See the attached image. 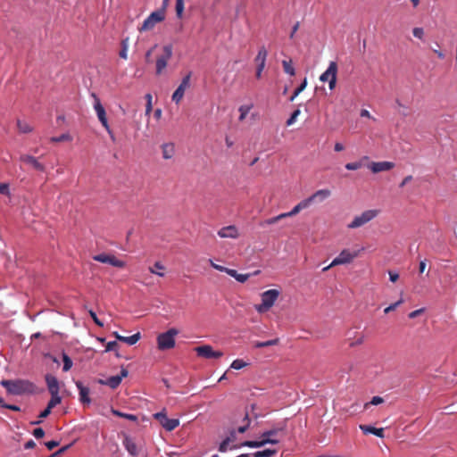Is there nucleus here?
Here are the masks:
<instances>
[{
    "label": "nucleus",
    "mask_w": 457,
    "mask_h": 457,
    "mask_svg": "<svg viewBox=\"0 0 457 457\" xmlns=\"http://www.w3.org/2000/svg\"><path fill=\"white\" fill-rule=\"evenodd\" d=\"M313 200H314V195H312L308 198H306V199L301 201L299 204H297L290 212H284L278 216L264 220L260 222V226L261 227L270 226V225L278 222L279 220H281L285 218L295 216L297 213H299L300 212H302L303 210H305L308 207H310L312 205Z\"/></svg>",
    "instance_id": "1"
},
{
    "label": "nucleus",
    "mask_w": 457,
    "mask_h": 457,
    "mask_svg": "<svg viewBox=\"0 0 457 457\" xmlns=\"http://www.w3.org/2000/svg\"><path fill=\"white\" fill-rule=\"evenodd\" d=\"M0 384L7 390L9 394L19 395L32 387V384L26 380H6L3 379Z\"/></svg>",
    "instance_id": "2"
},
{
    "label": "nucleus",
    "mask_w": 457,
    "mask_h": 457,
    "mask_svg": "<svg viewBox=\"0 0 457 457\" xmlns=\"http://www.w3.org/2000/svg\"><path fill=\"white\" fill-rule=\"evenodd\" d=\"M279 295V291L277 289H269L263 292L261 295L262 303L255 305V310L259 313L268 312L275 303Z\"/></svg>",
    "instance_id": "3"
},
{
    "label": "nucleus",
    "mask_w": 457,
    "mask_h": 457,
    "mask_svg": "<svg viewBox=\"0 0 457 457\" xmlns=\"http://www.w3.org/2000/svg\"><path fill=\"white\" fill-rule=\"evenodd\" d=\"M179 334V330L172 328L168 331L160 334L157 337V346L161 351L171 349L175 346V337Z\"/></svg>",
    "instance_id": "4"
},
{
    "label": "nucleus",
    "mask_w": 457,
    "mask_h": 457,
    "mask_svg": "<svg viewBox=\"0 0 457 457\" xmlns=\"http://www.w3.org/2000/svg\"><path fill=\"white\" fill-rule=\"evenodd\" d=\"M378 210H366L360 215H356L347 225V228L351 229L361 228L375 219L378 215Z\"/></svg>",
    "instance_id": "5"
},
{
    "label": "nucleus",
    "mask_w": 457,
    "mask_h": 457,
    "mask_svg": "<svg viewBox=\"0 0 457 457\" xmlns=\"http://www.w3.org/2000/svg\"><path fill=\"white\" fill-rule=\"evenodd\" d=\"M165 18L164 10H157L153 12L143 22L139 28L140 31H148L154 29V27L162 21Z\"/></svg>",
    "instance_id": "6"
},
{
    "label": "nucleus",
    "mask_w": 457,
    "mask_h": 457,
    "mask_svg": "<svg viewBox=\"0 0 457 457\" xmlns=\"http://www.w3.org/2000/svg\"><path fill=\"white\" fill-rule=\"evenodd\" d=\"M358 251L351 252L348 249H345L332 261V262L328 267L323 268V270L325 271L330 267L336 265L350 263L358 256Z\"/></svg>",
    "instance_id": "7"
},
{
    "label": "nucleus",
    "mask_w": 457,
    "mask_h": 457,
    "mask_svg": "<svg viewBox=\"0 0 457 457\" xmlns=\"http://www.w3.org/2000/svg\"><path fill=\"white\" fill-rule=\"evenodd\" d=\"M337 73V64L336 62H331L327 71L320 76V80L321 82H328L329 89L332 90L336 87Z\"/></svg>",
    "instance_id": "8"
},
{
    "label": "nucleus",
    "mask_w": 457,
    "mask_h": 457,
    "mask_svg": "<svg viewBox=\"0 0 457 457\" xmlns=\"http://www.w3.org/2000/svg\"><path fill=\"white\" fill-rule=\"evenodd\" d=\"M172 56V46L170 45L162 47V54L156 59V74L161 75L167 67L168 62Z\"/></svg>",
    "instance_id": "9"
},
{
    "label": "nucleus",
    "mask_w": 457,
    "mask_h": 457,
    "mask_svg": "<svg viewBox=\"0 0 457 457\" xmlns=\"http://www.w3.org/2000/svg\"><path fill=\"white\" fill-rule=\"evenodd\" d=\"M192 72L189 71L183 79L178 88L174 91L171 99L177 104L181 102L184 97L185 91L190 87V79Z\"/></svg>",
    "instance_id": "10"
},
{
    "label": "nucleus",
    "mask_w": 457,
    "mask_h": 457,
    "mask_svg": "<svg viewBox=\"0 0 457 457\" xmlns=\"http://www.w3.org/2000/svg\"><path fill=\"white\" fill-rule=\"evenodd\" d=\"M196 354L205 359H218L223 355L220 351H214L209 345H204L195 348Z\"/></svg>",
    "instance_id": "11"
},
{
    "label": "nucleus",
    "mask_w": 457,
    "mask_h": 457,
    "mask_svg": "<svg viewBox=\"0 0 457 457\" xmlns=\"http://www.w3.org/2000/svg\"><path fill=\"white\" fill-rule=\"evenodd\" d=\"M20 162L25 165H28L31 169L44 172L46 170V166L38 161L37 158L29 155V154H21L19 158Z\"/></svg>",
    "instance_id": "12"
},
{
    "label": "nucleus",
    "mask_w": 457,
    "mask_h": 457,
    "mask_svg": "<svg viewBox=\"0 0 457 457\" xmlns=\"http://www.w3.org/2000/svg\"><path fill=\"white\" fill-rule=\"evenodd\" d=\"M93 259L102 263H108L113 267L123 268L126 263L123 261L117 259L114 255L100 253L93 256Z\"/></svg>",
    "instance_id": "13"
},
{
    "label": "nucleus",
    "mask_w": 457,
    "mask_h": 457,
    "mask_svg": "<svg viewBox=\"0 0 457 457\" xmlns=\"http://www.w3.org/2000/svg\"><path fill=\"white\" fill-rule=\"evenodd\" d=\"M92 96L95 98L94 108L96 112L97 118L100 120V122L102 123L103 127L104 129H108V120L106 118L105 110H104V106L102 105L99 98L95 94H93Z\"/></svg>",
    "instance_id": "14"
},
{
    "label": "nucleus",
    "mask_w": 457,
    "mask_h": 457,
    "mask_svg": "<svg viewBox=\"0 0 457 457\" xmlns=\"http://www.w3.org/2000/svg\"><path fill=\"white\" fill-rule=\"evenodd\" d=\"M218 236L221 238H233L236 239L239 237L238 229L234 225L223 227L218 230Z\"/></svg>",
    "instance_id": "15"
},
{
    "label": "nucleus",
    "mask_w": 457,
    "mask_h": 457,
    "mask_svg": "<svg viewBox=\"0 0 457 457\" xmlns=\"http://www.w3.org/2000/svg\"><path fill=\"white\" fill-rule=\"evenodd\" d=\"M395 167V163L392 162H371L369 168L373 173H378L381 171L390 170Z\"/></svg>",
    "instance_id": "16"
},
{
    "label": "nucleus",
    "mask_w": 457,
    "mask_h": 457,
    "mask_svg": "<svg viewBox=\"0 0 457 457\" xmlns=\"http://www.w3.org/2000/svg\"><path fill=\"white\" fill-rule=\"evenodd\" d=\"M349 346L350 347H355L357 345H361L364 342V336L361 333L359 332H351L348 331L346 333Z\"/></svg>",
    "instance_id": "17"
},
{
    "label": "nucleus",
    "mask_w": 457,
    "mask_h": 457,
    "mask_svg": "<svg viewBox=\"0 0 457 457\" xmlns=\"http://www.w3.org/2000/svg\"><path fill=\"white\" fill-rule=\"evenodd\" d=\"M279 440H270V439H261L259 441H245L240 446H247L251 448L262 447L267 444L277 445Z\"/></svg>",
    "instance_id": "18"
},
{
    "label": "nucleus",
    "mask_w": 457,
    "mask_h": 457,
    "mask_svg": "<svg viewBox=\"0 0 457 457\" xmlns=\"http://www.w3.org/2000/svg\"><path fill=\"white\" fill-rule=\"evenodd\" d=\"M46 385H47V388H48V391L50 393V395H54L55 393H59V381L58 379L51 375V374H47L46 375Z\"/></svg>",
    "instance_id": "19"
},
{
    "label": "nucleus",
    "mask_w": 457,
    "mask_h": 457,
    "mask_svg": "<svg viewBox=\"0 0 457 457\" xmlns=\"http://www.w3.org/2000/svg\"><path fill=\"white\" fill-rule=\"evenodd\" d=\"M285 434V430L283 428H275L270 430L263 432L261 436L262 439H270V440H278L276 438L277 436H283Z\"/></svg>",
    "instance_id": "20"
},
{
    "label": "nucleus",
    "mask_w": 457,
    "mask_h": 457,
    "mask_svg": "<svg viewBox=\"0 0 457 457\" xmlns=\"http://www.w3.org/2000/svg\"><path fill=\"white\" fill-rule=\"evenodd\" d=\"M76 386L79 391V400L82 403L89 404L91 400L89 398V388L84 386L80 381L76 382Z\"/></svg>",
    "instance_id": "21"
},
{
    "label": "nucleus",
    "mask_w": 457,
    "mask_h": 457,
    "mask_svg": "<svg viewBox=\"0 0 457 457\" xmlns=\"http://www.w3.org/2000/svg\"><path fill=\"white\" fill-rule=\"evenodd\" d=\"M162 158L170 160L175 155V145L173 143H164L161 145Z\"/></svg>",
    "instance_id": "22"
},
{
    "label": "nucleus",
    "mask_w": 457,
    "mask_h": 457,
    "mask_svg": "<svg viewBox=\"0 0 457 457\" xmlns=\"http://www.w3.org/2000/svg\"><path fill=\"white\" fill-rule=\"evenodd\" d=\"M360 429L363 432V434H373L377 436L378 437L383 438L384 437V428H377L372 426L369 425H360Z\"/></svg>",
    "instance_id": "23"
},
{
    "label": "nucleus",
    "mask_w": 457,
    "mask_h": 457,
    "mask_svg": "<svg viewBox=\"0 0 457 457\" xmlns=\"http://www.w3.org/2000/svg\"><path fill=\"white\" fill-rule=\"evenodd\" d=\"M123 445L125 446L126 450L132 455L137 456V447L134 440L129 436H125L123 439Z\"/></svg>",
    "instance_id": "24"
},
{
    "label": "nucleus",
    "mask_w": 457,
    "mask_h": 457,
    "mask_svg": "<svg viewBox=\"0 0 457 457\" xmlns=\"http://www.w3.org/2000/svg\"><path fill=\"white\" fill-rule=\"evenodd\" d=\"M99 382L103 385L109 386L111 388L114 389L120 386L121 382V377L112 376L108 378L106 380H99Z\"/></svg>",
    "instance_id": "25"
},
{
    "label": "nucleus",
    "mask_w": 457,
    "mask_h": 457,
    "mask_svg": "<svg viewBox=\"0 0 457 457\" xmlns=\"http://www.w3.org/2000/svg\"><path fill=\"white\" fill-rule=\"evenodd\" d=\"M140 337H141L140 333L137 332L130 337H118V340L120 342L126 343L129 345H133L140 339Z\"/></svg>",
    "instance_id": "26"
},
{
    "label": "nucleus",
    "mask_w": 457,
    "mask_h": 457,
    "mask_svg": "<svg viewBox=\"0 0 457 457\" xmlns=\"http://www.w3.org/2000/svg\"><path fill=\"white\" fill-rule=\"evenodd\" d=\"M228 275L236 278L238 282L244 283L249 278L250 274H240L236 270L231 269L230 271H228Z\"/></svg>",
    "instance_id": "27"
},
{
    "label": "nucleus",
    "mask_w": 457,
    "mask_h": 457,
    "mask_svg": "<svg viewBox=\"0 0 457 457\" xmlns=\"http://www.w3.org/2000/svg\"><path fill=\"white\" fill-rule=\"evenodd\" d=\"M267 55H268V52H267L266 48L264 46H262L259 49V52L254 60L256 64L265 63Z\"/></svg>",
    "instance_id": "28"
},
{
    "label": "nucleus",
    "mask_w": 457,
    "mask_h": 457,
    "mask_svg": "<svg viewBox=\"0 0 457 457\" xmlns=\"http://www.w3.org/2000/svg\"><path fill=\"white\" fill-rule=\"evenodd\" d=\"M277 453V450L265 449L262 451H257L253 453V457H272Z\"/></svg>",
    "instance_id": "29"
},
{
    "label": "nucleus",
    "mask_w": 457,
    "mask_h": 457,
    "mask_svg": "<svg viewBox=\"0 0 457 457\" xmlns=\"http://www.w3.org/2000/svg\"><path fill=\"white\" fill-rule=\"evenodd\" d=\"M179 420L178 419H168L165 423H164V426L163 428L167 430V431H172L174 430L177 427H179Z\"/></svg>",
    "instance_id": "30"
},
{
    "label": "nucleus",
    "mask_w": 457,
    "mask_h": 457,
    "mask_svg": "<svg viewBox=\"0 0 457 457\" xmlns=\"http://www.w3.org/2000/svg\"><path fill=\"white\" fill-rule=\"evenodd\" d=\"M112 412L115 416H118V417H120V418H124V419H127V420H131V421H137V417L136 415H134V414L124 413V412H121V411H120L118 410H114V409H112Z\"/></svg>",
    "instance_id": "31"
},
{
    "label": "nucleus",
    "mask_w": 457,
    "mask_h": 457,
    "mask_svg": "<svg viewBox=\"0 0 457 457\" xmlns=\"http://www.w3.org/2000/svg\"><path fill=\"white\" fill-rule=\"evenodd\" d=\"M278 344V338H275V339H271V340H268V341H264V342L257 341L254 343V347L255 348H263V347H268V346H271V345H276Z\"/></svg>",
    "instance_id": "32"
},
{
    "label": "nucleus",
    "mask_w": 457,
    "mask_h": 457,
    "mask_svg": "<svg viewBox=\"0 0 457 457\" xmlns=\"http://www.w3.org/2000/svg\"><path fill=\"white\" fill-rule=\"evenodd\" d=\"M62 401V398L59 395V393H55L54 395H51V399L47 403V406L50 410H52L54 407H55L57 404H59Z\"/></svg>",
    "instance_id": "33"
},
{
    "label": "nucleus",
    "mask_w": 457,
    "mask_h": 457,
    "mask_svg": "<svg viewBox=\"0 0 457 457\" xmlns=\"http://www.w3.org/2000/svg\"><path fill=\"white\" fill-rule=\"evenodd\" d=\"M128 48H129V38H125L121 41V50L120 51V57L122 59L128 58Z\"/></svg>",
    "instance_id": "34"
},
{
    "label": "nucleus",
    "mask_w": 457,
    "mask_h": 457,
    "mask_svg": "<svg viewBox=\"0 0 457 457\" xmlns=\"http://www.w3.org/2000/svg\"><path fill=\"white\" fill-rule=\"evenodd\" d=\"M249 363L241 360V359H236L232 361L230 368L234 370H241L246 366H248Z\"/></svg>",
    "instance_id": "35"
},
{
    "label": "nucleus",
    "mask_w": 457,
    "mask_h": 457,
    "mask_svg": "<svg viewBox=\"0 0 457 457\" xmlns=\"http://www.w3.org/2000/svg\"><path fill=\"white\" fill-rule=\"evenodd\" d=\"M284 71L291 76L295 75V69L292 65V61L284 60L282 62Z\"/></svg>",
    "instance_id": "36"
},
{
    "label": "nucleus",
    "mask_w": 457,
    "mask_h": 457,
    "mask_svg": "<svg viewBox=\"0 0 457 457\" xmlns=\"http://www.w3.org/2000/svg\"><path fill=\"white\" fill-rule=\"evenodd\" d=\"M17 127L20 132L21 133H29L32 130V128L29 124L25 121L18 120Z\"/></svg>",
    "instance_id": "37"
},
{
    "label": "nucleus",
    "mask_w": 457,
    "mask_h": 457,
    "mask_svg": "<svg viewBox=\"0 0 457 457\" xmlns=\"http://www.w3.org/2000/svg\"><path fill=\"white\" fill-rule=\"evenodd\" d=\"M252 109V105H241L238 109L240 112L239 120H244L247 114L249 113L250 110Z\"/></svg>",
    "instance_id": "38"
},
{
    "label": "nucleus",
    "mask_w": 457,
    "mask_h": 457,
    "mask_svg": "<svg viewBox=\"0 0 457 457\" xmlns=\"http://www.w3.org/2000/svg\"><path fill=\"white\" fill-rule=\"evenodd\" d=\"M163 269H164V266L160 262H156L154 263V267L149 268V271L153 274H156L160 277H163L164 273L155 270H163Z\"/></svg>",
    "instance_id": "39"
},
{
    "label": "nucleus",
    "mask_w": 457,
    "mask_h": 457,
    "mask_svg": "<svg viewBox=\"0 0 457 457\" xmlns=\"http://www.w3.org/2000/svg\"><path fill=\"white\" fill-rule=\"evenodd\" d=\"M62 361H63V371H68L72 367V361L71 359L66 354L62 353Z\"/></svg>",
    "instance_id": "40"
},
{
    "label": "nucleus",
    "mask_w": 457,
    "mask_h": 457,
    "mask_svg": "<svg viewBox=\"0 0 457 457\" xmlns=\"http://www.w3.org/2000/svg\"><path fill=\"white\" fill-rule=\"evenodd\" d=\"M330 195H331V192L329 189H322V190L316 191V198H318L320 201H322V200L328 198V196H330Z\"/></svg>",
    "instance_id": "41"
},
{
    "label": "nucleus",
    "mask_w": 457,
    "mask_h": 457,
    "mask_svg": "<svg viewBox=\"0 0 457 457\" xmlns=\"http://www.w3.org/2000/svg\"><path fill=\"white\" fill-rule=\"evenodd\" d=\"M155 420H157L160 424L163 427L165 421L169 419L165 413V411H160L154 414Z\"/></svg>",
    "instance_id": "42"
},
{
    "label": "nucleus",
    "mask_w": 457,
    "mask_h": 457,
    "mask_svg": "<svg viewBox=\"0 0 457 457\" xmlns=\"http://www.w3.org/2000/svg\"><path fill=\"white\" fill-rule=\"evenodd\" d=\"M384 403V399L381 396H373L371 401L364 404V409H368L370 405H378Z\"/></svg>",
    "instance_id": "43"
},
{
    "label": "nucleus",
    "mask_w": 457,
    "mask_h": 457,
    "mask_svg": "<svg viewBox=\"0 0 457 457\" xmlns=\"http://www.w3.org/2000/svg\"><path fill=\"white\" fill-rule=\"evenodd\" d=\"M71 137L70 136V134H67V133H64V134H62L61 136L59 137H54L51 138V141L52 142H64V141H71Z\"/></svg>",
    "instance_id": "44"
},
{
    "label": "nucleus",
    "mask_w": 457,
    "mask_h": 457,
    "mask_svg": "<svg viewBox=\"0 0 457 457\" xmlns=\"http://www.w3.org/2000/svg\"><path fill=\"white\" fill-rule=\"evenodd\" d=\"M307 85L306 79H304L302 84L295 90L294 94L290 97V101L293 102L294 99L305 88Z\"/></svg>",
    "instance_id": "45"
},
{
    "label": "nucleus",
    "mask_w": 457,
    "mask_h": 457,
    "mask_svg": "<svg viewBox=\"0 0 457 457\" xmlns=\"http://www.w3.org/2000/svg\"><path fill=\"white\" fill-rule=\"evenodd\" d=\"M243 421L245 422V424L243 426L238 427V428H237V431L239 433H245L250 425V420H249L248 414H245Z\"/></svg>",
    "instance_id": "46"
},
{
    "label": "nucleus",
    "mask_w": 457,
    "mask_h": 457,
    "mask_svg": "<svg viewBox=\"0 0 457 457\" xmlns=\"http://www.w3.org/2000/svg\"><path fill=\"white\" fill-rule=\"evenodd\" d=\"M412 34L415 37L420 39V40H423L424 39V35H425V32H424V29L422 28H414L412 29Z\"/></svg>",
    "instance_id": "47"
},
{
    "label": "nucleus",
    "mask_w": 457,
    "mask_h": 457,
    "mask_svg": "<svg viewBox=\"0 0 457 457\" xmlns=\"http://www.w3.org/2000/svg\"><path fill=\"white\" fill-rule=\"evenodd\" d=\"M209 262L213 269H215L219 271H221V272H226L228 275V271H230L231 269L216 264L212 262V260H209Z\"/></svg>",
    "instance_id": "48"
},
{
    "label": "nucleus",
    "mask_w": 457,
    "mask_h": 457,
    "mask_svg": "<svg viewBox=\"0 0 457 457\" xmlns=\"http://www.w3.org/2000/svg\"><path fill=\"white\" fill-rule=\"evenodd\" d=\"M403 303V299H400L399 301L395 302V303H392L390 304L389 306H387L385 310H384V312L386 314L389 313L390 312L392 311H395L400 304H402Z\"/></svg>",
    "instance_id": "49"
},
{
    "label": "nucleus",
    "mask_w": 457,
    "mask_h": 457,
    "mask_svg": "<svg viewBox=\"0 0 457 457\" xmlns=\"http://www.w3.org/2000/svg\"><path fill=\"white\" fill-rule=\"evenodd\" d=\"M145 98L147 100V103H146V106H145V114L146 115H149L150 112H152L153 110V106H152V96L151 94H147L145 96Z\"/></svg>",
    "instance_id": "50"
},
{
    "label": "nucleus",
    "mask_w": 457,
    "mask_h": 457,
    "mask_svg": "<svg viewBox=\"0 0 457 457\" xmlns=\"http://www.w3.org/2000/svg\"><path fill=\"white\" fill-rule=\"evenodd\" d=\"M229 444H230V437H227L220 443V445L219 446V451L221 453L226 452L228 450Z\"/></svg>",
    "instance_id": "51"
},
{
    "label": "nucleus",
    "mask_w": 457,
    "mask_h": 457,
    "mask_svg": "<svg viewBox=\"0 0 457 457\" xmlns=\"http://www.w3.org/2000/svg\"><path fill=\"white\" fill-rule=\"evenodd\" d=\"M300 110L297 109L295 110L290 116V118L287 120V126H291L292 124H294L296 120V118L297 116L300 114Z\"/></svg>",
    "instance_id": "52"
},
{
    "label": "nucleus",
    "mask_w": 457,
    "mask_h": 457,
    "mask_svg": "<svg viewBox=\"0 0 457 457\" xmlns=\"http://www.w3.org/2000/svg\"><path fill=\"white\" fill-rule=\"evenodd\" d=\"M361 167V163L360 162H349L345 164V168L349 170H356Z\"/></svg>",
    "instance_id": "53"
},
{
    "label": "nucleus",
    "mask_w": 457,
    "mask_h": 457,
    "mask_svg": "<svg viewBox=\"0 0 457 457\" xmlns=\"http://www.w3.org/2000/svg\"><path fill=\"white\" fill-rule=\"evenodd\" d=\"M184 12V2H176V12L179 18L182 17Z\"/></svg>",
    "instance_id": "54"
},
{
    "label": "nucleus",
    "mask_w": 457,
    "mask_h": 457,
    "mask_svg": "<svg viewBox=\"0 0 457 457\" xmlns=\"http://www.w3.org/2000/svg\"><path fill=\"white\" fill-rule=\"evenodd\" d=\"M89 315L90 317L92 318V320H94V322L99 326V327H103L104 326V323L97 318L96 312L92 310L89 311Z\"/></svg>",
    "instance_id": "55"
},
{
    "label": "nucleus",
    "mask_w": 457,
    "mask_h": 457,
    "mask_svg": "<svg viewBox=\"0 0 457 457\" xmlns=\"http://www.w3.org/2000/svg\"><path fill=\"white\" fill-rule=\"evenodd\" d=\"M0 194L9 195L10 190H9V185L6 183H1L0 184Z\"/></svg>",
    "instance_id": "56"
},
{
    "label": "nucleus",
    "mask_w": 457,
    "mask_h": 457,
    "mask_svg": "<svg viewBox=\"0 0 457 457\" xmlns=\"http://www.w3.org/2000/svg\"><path fill=\"white\" fill-rule=\"evenodd\" d=\"M33 436L37 439L42 438L45 436V431L41 428H35L33 431Z\"/></svg>",
    "instance_id": "57"
},
{
    "label": "nucleus",
    "mask_w": 457,
    "mask_h": 457,
    "mask_svg": "<svg viewBox=\"0 0 457 457\" xmlns=\"http://www.w3.org/2000/svg\"><path fill=\"white\" fill-rule=\"evenodd\" d=\"M117 346L118 344L116 341H111L107 343L105 352L114 351Z\"/></svg>",
    "instance_id": "58"
},
{
    "label": "nucleus",
    "mask_w": 457,
    "mask_h": 457,
    "mask_svg": "<svg viewBox=\"0 0 457 457\" xmlns=\"http://www.w3.org/2000/svg\"><path fill=\"white\" fill-rule=\"evenodd\" d=\"M45 445L48 450H53L54 448H55L56 446L59 445V442L52 440V441H48V442L45 443Z\"/></svg>",
    "instance_id": "59"
},
{
    "label": "nucleus",
    "mask_w": 457,
    "mask_h": 457,
    "mask_svg": "<svg viewBox=\"0 0 457 457\" xmlns=\"http://www.w3.org/2000/svg\"><path fill=\"white\" fill-rule=\"evenodd\" d=\"M390 281L396 282L399 278V274L395 271L389 270L388 271Z\"/></svg>",
    "instance_id": "60"
},
{
    "label": "nucleus",
    "mask_w": 457,
    "mask_h": 457,
    "mask_svg": "<svg viewBox=\"0 0 457 457\" xmlns=\"http://www.w3.org/2000/svg\"><path fill=\"white\" fill-rule=\"evenodd\" d=\"M424 312V309H418V310H415L409 313V318L410 319H414L416 317H418L419 315H420L422 312Z\"/></svg>",
    "instance_id": "61"
},
{
    "label": "nucleus",
    "mask_w": 457,
    "mask_h": 457,
    "mask_svg": "<svg viewBox=\"0 0 457 457\" xmlns=\"http://www.w3.org/2000/svg\"><path fill=\"white\" fill-rule=\"evenodd\" d=\"M360 115L361 117L373 119L375 120V119L370 115V112L366 109H362L360 112Z\"/></svg>",
    "instance_id": "62"
},
{
    "label": "nucleus",
    "mask_w": 457,
    "mask_h": 457,
    "mask_svg": "<svg viewBox=\"0 0 457 457\" xmlns=\"http://www.w3.org/2000/svg\"><path fill=\"white\" fill-rule=\"evenodd\" d=\"M426 266H427V263H426V260H423V261H420V264H419V272L420 274H422L425 270H426Z\"/></svg>",
    "instance_id": "63"
},
{
    "label": "nucleus",
    "mask_w": 457,
    "mask_h": 457,
    "mask_svg": "<svg viewBox=\"0 0 457 457\" xmlns=\"http://www.w3.org/2000/svg\"><path fill=\"white\" fill-rule=\"evenodd\" d=\"M51 411L48 407H46L40 414H39V418L40 419H45L46 418L50 413H51Z\"/></svg>",
    "instance_id": "64"
}]
</instances>
